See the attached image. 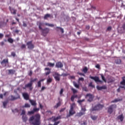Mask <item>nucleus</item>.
Wrapping results in <instances>:
<instances>
[{"label": "nucleus", "mask_w": 125, "mask_h": 125, "mask_svg": "<svg viewBox=\"0 0 125 125\" xmlns=\"http://www.w3.org/2000/svg\"><path fill=\"white\" fill-rule=\"evenodd\" d=\"M37 80H38V79L36 78L34 80H31L30 82L33 83L34 82L37 81Z\"/></svg>", "instance_id": "nucleus-50"}, {"label": "nucleus", "mask_w": 125, "mask_h": 125, "mask_svg": "<svg viewBox=\"0 0 125 125\" xmlns=\"http://www.w3.org/2000/svg\"><path fill=\"white\" fill-rule=\"evenodd\" d=\"M48 18H53V17L52 16H51V15L47 14L44 16L43 18L44 20H47Z\"/></svg>", "instance_id": "nucleus-20"}, {"label": "nucleus", "mask_w": 125, "mask_h": 125, "mask_svg": "<svg viewBox=\"0 0 125 125\" xmlns=\"http://www.w3.org/2000/svg\"><path fill=\"white\" fill-rule=\"evenodd\" d=\"M73 85L77 88L79 89L80 88V85L77 84L75 82H73Z\"/></svg>", "instance_id": "nucleus-29"}, {"label": "nucleus", "mask_w": 125, "mask_h": 125, "mask_svg": "<svg viewBox=\"0 0 125 125\" xmlns=\"http://www.w3.org/2000/svg\"><path fill=\"white\" fill-rule=\"evenodd\" d=\"M66 109V108H63L61 109V110H60V112H63Z\"/></svg>", "instance_id": "nucleus-54"}, {"label": "nucleus", "mask_w": 125, "mask_h": 125, "mask_svg": "<svg viewBox=\"0 0 125 125\" xmlns=\"http://www.w3.org/2000/svg\"><path fill=\"white\" fill-rule=\"evenodd\" d=\"M9 62H8V59H4L1 62V64L3 65V64H6V63H8Z\"/></svg>", "instance_id": "nucleus-23"}, {"label": "nucleus", "mask_w": 125, "mask_h": 125, "mask_svg": "<svg viewBox=\"0 0 125 125\" xmlns=\"http://www.w3.org/2000/svg\"><path fill=\"white\" fill-rule=\"evenodd\" d=\"M118 119H119L121 122H123L124 119L123 114L119 115L117 117Z\"/></svg>", "instance_id": "nucleus-21"}, {"label": "nucleus", "mask_w": 125, "mask_h": 125, "mask_svg": "<svg viewBox=\"0 0 125 125\" xmlns=\"http://www.w3.org/2000/svg\"><path fill=\"white\" fill-rule=\"evenodd\" d=\"M23 26L25 27H27V24L24 22H23Z\"/></svg>", "instance_id": "nucleus-63"}, {"label": "nucleus", "mask_w": 125, "mask_h": 125, "mask_svg": "<svg viewBox=\"0 0 125 125\" xmlns=\"http://www.w3.org/2000/svg\"><path fill=\"white\" fill-rule=\"evenodd\" d=\"M104 107L103 104H98L90 109V111L100 110Z\"/></svg>", "instance_id": "nucleus-3"}, {"label": "nucleus", "mask_w": 125, "mask_h": 125, "mask_svg": "<svg viewBox=\"0 0 125 125\" xmlns=\"http://www.w3.org/2000/svg\"><path fill=\"white\" fill-rule=\"evenodd\" d=\"M11 56H13V57H15L16 56V54L15 52H12L11 53Z\"/></svg>", "instance_id": "nucleus-52"}, {"label": "nucleus", "mask_w": 125, "mask_h": 125, "mask_svg": "<svg viewBox=\"0 0 125 125\" xmlns=\"http://www.w3.org/2000/svg\"><path fill=\"white\" fill-rule=\"evenodd\" d=\"M22 107H30V105L27 103H26L24 106H22Z\"/></svg>", "instance_id": "nucleus-42"}, {"label": "nucleus", "mask_w": 125, "mask_h": 125, "mask_svg": "<svg viewBox=\"0 0 125 125\" xmlns=\"http://www.w3.org/2000/svg\"><path fill=\"white\" fill-rule=\"evenodd\" d=\"M45 70H49V71H47V72H46V73H45V75H46V76H47L48 75H49L50 73V69L49 68H46L45 69Z\"/></svg>", "instance_id": "nucleus-34"}, {"label": "nucleus", "mask_w": 125, "mask_h": 125, "mask_svg": "<svg viewBox=\"0 0 125 125\" xmlns=\"http://www.w3.org/2000/svg\"><path fill=\"white\" fill-rule=\"evenodd\" d=\"M63 65L61 62H58L56 63V67L59 68L63 67Z\"/></svg>", "instance_id": "nucleus-15"}, {"label": "nucleus", "mask_w": 125, "mask_h": 125, "mask_svg": "<svg viewBox=\"0 0 125 125\" xmlns=\"http://www.w3.org/2000/svg\"><path fill=\"white\" fill-rule=\"evenodd\" d=\"M53 79L51 78H49L47 80V83L49 84L50 83H52Z\"/></svg>", "instance_id": "nucleus-30"}, {"label": "nucleus", "mask_w": 125, "mask_h": 125, "mask_svg": "<svg viewBox=\"0 0 125 125\" xmlns=\"http://www.w3.org/2000/svg\"><path fill=\"white\" fill-rule=\"evenodd\" d=\"M64 91V90L63 88L61 89V91H60V95H61V96L62 95V94H63V92Z\"/></svg>", "instance_id": "nucleus-49"}, {"label": "nucleus", "mask_w": 125, "mask_h": 125, "mask_svg": "<svg viewBox=\"0 0 125 125\" xmlns=\"http://www.w3.org/2000/svg\"><path fill=\"white\" fill-rule=\"evenodd\" d=\"M37 25L39 26V29L40 30H42V26L43 25V23L40 22V21H38L37 22Z\"/></svg>", "instance_id": "nucleus-18"}, {"label": "nucleus", "mask_w": 125, "mask_h": 125, "mask_svg": "<svg viewBox=\"0 0 125 125\" xmlns=\"http://www.w3.org/2000/svg\"><path fill=\"white\" fill-rule=\"evenodd\" d=\"M41 119V115L38 113L35 114V115H33L32 116H31L29 119V122L30 124L33 125H40Z\"/></svg>", "instance_id": "nucleus-1"}, {"label": "nucleus", "mask_w": 125, "mask_h": 125, "mask_svg": "<svg viewBox=\"0 0 125 125\" xmlns=\"http://www.w3.org/2000/svg\"><path fill=\"white\" fill-rule=\"evenodd\" d=\"M116 105L115 104H112L110 105L108 108H107V112L111 114L112 112H113V108H116Z\"/></svg>", "instance_id": "nucleus-4"}, {"label": "nucleus", "mask_w": 125, "mask_h": 125, "mask_svg": "<svg viewBox=\"0 0 125 125\" xmlns=\"http://www.w3.org/2000/svg\"><path fill=\"white\" fill-rule=\"evenodd\" d=\"M61 105V102H59V103H58L57 104H56V105H55L54 106V108H58L59 106H60Z\"/></svg>", "instance_id": "nucleus-27"}, {"label": "nucleus", "mask_w": 125, "mask_h": 125, "mask_svg": "<svg viewBox=\"0 0 125 125\" xmlns=\"http://www.w3.org/2000/svg\"><path fill=\"white\" fill-rule=\"evenodd\" d=\"M60 123V121H58V122H55V123H54V125H58V124H59Z\"/></svg>", "instance_id": "nucleus-55"}, {"label": "nucleus", "mask_w": 125, "mask_h": 125, "mask_svg": "<svg viewBox=\"0 0 125 125\" xmlns=\"http://www.w3.org/2000/svg\"><path fill=\"white\" fill-rule=\"evenodd\" d=\"M56 30H57V31H59V30H61V32H62V33H64V30L63 29L60 27H56Z\"/></svg>", "instance_id": "nucleus-25"}, {"label": "nucleus", "mask_w": 125, "mask_h": 125, "mask_svg": "<svg viewBox=\"0 0 125 125\" xmlns=\"http://www.w3.org/2000/svg\"><path fill=\"white\" fill-rule=\"evenodd\" d=\"M4 35L3 34L0 33V39H2V38L3 37Z\"/></svg>", "instance_id": "nucleus-57"}, {"label": "nucleus", "mask_w": 125, "mask_h": 125, "mask_svg": "<svg viewBox=\"0 0 125 125\" xmlns=\"http://www.w3.org/2000/svg\"><path fill=\"white\" fill-rule=\"evenodd\" d=\"M84 80L83 78H79V79H78V81H82L83 82Z\"/></svg>", "instance_id": "nucleus-51"}, {"label": "nucleus", "mask_w": 125, "mask_h": 125, "mask_svg": "<svg viewBox=\"0 0 125 125\" xmlns=\"http://www.w3.org/2000/svg\"><path fill=\"white\" fill-rule=\"evenodd\" d=\"M10 97H11V99H9V101H11L21 98V96L19 94H17V97H15L13 95H11Z\"/></svg>", "instance_id": "nucleus-11"}, {"label": "nucleus", "mask_w": 125, "mask_h": 125, "mask_svg": "<svg viewBox=\"0 0 125 125\" xmlns=\"http://www.w3.org/2000/svg\"><path fill=\"white\" fill-rule=\"evenodd\" d=\"M8 101L3 102V105L4 108H6V106L8 104Z\"/></svg>", "instance_id": "nucleus-40"}, {"label": "nucleus", "mask_w": 125, "mask_h": 125, "mask_svg": "<svg viewBox=\"0 0 125 125\" xmlns=\"http://www.w3.org/2000/svg\"><path fill=\"white\" fill-rule=\"evenodd\" d=\"M53 76H54V78H55L56 81H60V76H61V75L59 74L58 72H54V73H53Z\"/></svg>", "instance_id": "nucleus-5"}, {"label": "nucleus", "mask_w": 125, "mask_h": 125, "mask_svg": "<svg viewBox=\"0 0 125 125\" xmlns=\"http://www.w3.org/2000/svg\"><path fill=\"white\" fill-rule=\"evenodd\" d=\"M83 90H84L85 91H88V89L86 87H83Z\"/></svg>", "instance_id": "nucleus-58"}, {"label": "nucleus", "mask_w": 125, "mask_h": 125, "mask_svg": "<svg viewBox=\"0 0 125 125\" xmlns=\"http://www.w3.org/2000/svg\"><path fill=\"white\" fill-rule=\"evenodd\" d=\"M86 109L85 107H82V108H81V111H82V112H85L86 111Z\"/></svg>", "instance_id": "nucleus-48"}, {"label": "nucleus", "mask_w": 125, "mask_h": 125, "mask_svg": "<svg viewBox=\"0 0 125 125\" xmlns=\"http://www.w3.org/2000/svg\"><path fill=\"white\" fill-rule=\"evenodd\" d=\"M85 114V112H80L76 113V115L75 116L77 117H81L82 116L84 115Z\"/></svg>", "instance_id": "nucleus-19"}, {"label": "nucleus", "mask_w": 125, "mask_h": 125, "mask_svg": "<svg viewBox=\"0 0 125 125\" xmlns=\"http://www.w3.org/2000/svg\"><path fill=\"white\" fill-rule=\"evenodd\" d=\"M122 81L120 82V84L124 86H120L119 88L117 89V92H120L121 91V88H124L125 90V76L122 77Z\"/></svg>", "instance_id": "nucleus-2"}, {"label": "nucleus", "mask_w": 125, "mask_h": 125, "mask_svg": "<svg viewBox=\"0 0 125 125\" xmlns=\"http://www.w3.org/2000/svg\"><path fill=\"white\" fill-rule=\"evenodd\" d=\"M120 101V99H115L114 101H112L111 102V103H116Z\"/></svg>", "instance_id": "nucleus-44"}, {"label": "nucleus", "mask_w": 125, "mask_h": 125, "mask_svg": "<svg viewBox=\"0 0 125 125\" xmlns=\"http://www.w3.org/2000/svg\"><path fill=\"white\" fill-rule=\"evenodd\" d=\"M54 64H55L54 63H52L51 62H48L47 65H48V66H50V67H54Z\"/></svg>", "instance_id": "nucleus-43"}, {"label": "nucleus", "mask_w": 125, "mask_h": 125, "mask_svg": "<svg viewBox=\"0 0 125 125\" xmlns=\"http://www.w3.org/2000/svg\"><path fill=\"white\" fill-rule=\"evenodd\" d=\"M33 83H32L30 82L29 83L25 84V86L23 87V89H25L26 88H29L30 90H32L33 89Z\"/></svg>", "instance_id": "nucleus-7"}, {"label": "nucleus", "mask_w": 125, "mask_h": 125, "mask_svg": "<svg viewBox=\"0 0 125 125\" xmlns=\"http://www.w3.org/2000/svg\"><path fill=\"white\" fill-rule=\"evenodd\" d=\"M68 76L67 74H65V73H62V75H61V76H63V77H66Z\"/></svg>", "instance_id": "nucleus-53"}, {"label": "nucleus", "mask_w": 125, "mask_h": 125, "mask_svg": "<svg viewBox=\"0 0 125 125\" xmlns=\"http://www.w3.org/2000/svg\"><path fill=\"white\" fill-rule=\"evenodd\" d=\"M10 11H11V14L16 15L17 13V10L16 9H14L13 8H11L9 7Z\"/></svg>", "instance_id": "nucleus-17"}, {"label": "nucleus", "mask_w": 125, "mask_h": 125, "mask_svg": "<svg viewBox=\"0 0 125 125\" xmlns=\"http://www.w3.org/2000/svg\"><path fill=\"white\" fill-rule=\"evenodd\" d=\"M95 67L98 68V69H100V65L99 64H97Z\"/></svg>", "instance_id": "nucleus-62"}, {"label": "nucleus", "mask_w": 125, "mask_h": 125, "mask_svg": "<svg viewBox=\"0 0 125 125\" xmlns=\"http://www.w3.org/2000/svg\"><path fill=\"white\" fill-rule=\"evenodd\" d=\"M22 96L25 100H28L29 99V95L27 93H23Z\"/></svg>", "instance_id": "nucleus-16"}, {"label": "nucleus", "mask_w": 125, "mask_h": 125, "mask_svg": "<svg viewBox=\"0 0 125 125\" xmlns=\"http://www.w3.org/2000/svg\"><path fill=\"white\" fill-rule=\"evenodd\" d=\"M88 86H90V87H92V88H94V87H95V85H93L92 82H90V83H89Z\"/></svg>", "instance_id": "nucleus-45"}, {"label": "nucleus", "mask_w": 125, "mask_h": 125, "mask_svg": "<svg viewBox=\"0 0 125 125\" xmlns=\"http://www.w3.org/2000/svg\"><path fill=\"white\" fill-rule=\"evenodd\" d=\"M31 104L33 106H36L37 105L36 102L34 100H30V101Z\"/></svg>", "instance_id": "nucleus-26"}, {"label": "nucleus", "mask_w": 125, "mask_h": 125, "mask_svg": "<svg viewBox=\"0 0 125 125\" xmlns=\"http://www.w3.org/2000/svg\"><path fill=\"white\" fill-rule=\"evenodd\" d=\"M28 46V48L32 49L35 47V46L32 44V41L26 43Z\"/></svg>", "instance_id": "nucleus-12"}, {"label": "nucleus", "mask_w": 125, "mask_h": 125, "mask_svg": "<svg viewBox=\"0 0 125 125\" xmlns=\"http://www.w3.org/2000/svg\"><path fill=\"white\" fill-rule=\"evenodd\" d=\"M90 118L91 119L93 120V121H95L98 118V116H96V115H91L90 116Z\"/></svg>", "instance_id": "nucleus-22"}, {"label": "nucleus", "mask_w": 125, "mask_h": 125, "mask_svg": "<svg viewBox=\"0 0 125 125\" xmlns=\"http://www.w3.org/2000/svg\"><path fill=\"white\" fill-rule=\"evenodd\" d=\"M75 106V104L73 103L72 104H71V105H70V109H72V110H74V107Z\"/></svg>", "instance_id": "nucleus-38"}, {"label": "nucleus", "mask_w": 125, "mask_h": 125, "mask_svg": "<svg viewBox=\"0 0 125 125\" xmlns=\"http://www.w3.org/2000/svg\"><path fill=\"white\" fill-rule=\"evenodd\" d=\"M61 119V116H59L58 117H57L56 118H54V122H56L57 121V120H59V119Z\"/></svg>", "instance_id": "nucleus-35"}, {"label": "nucleus", "mask_w": 125, "mask_h": 125, "mask_svg": "<svg viewBox=\"0 0 125 125\" xmlns=\"http://www.w3.org/2000/svg\"><path fill=\"white\" fill-rule=\"evenodd\" d=\"M8 71H9V73L10 74H14L16 72L15 70H14L13 69L9 70Z\"/></svg>", "instance_id": "nucleus-33"}, {"label": "nucleus", "mask_w": 125, "mask_h": 125, "mask_svg": "<svg viewBox=\"0 0 125 125\" xmlns=\"http://www.w3.org/2000/svg\"><path fill=\"white\" fill-rule=\"evenodd\" d=\"M77 98H78L77 95H73L71 96V98H70V100L72 102H73L74 101L75 99Z\"/></svg>", "instance_id": "nucleus-24"}, {"label": "nucleus", "mask_w": 125, "mask_h": 125, "mask_svg": "<svg viewBox=\"0 0 125 125\" xmlns=\"http://www.w3.org/2000/svg\"><path fill=\"white\" fill-rule=\"evenodd\" d=\"M8 42H9L11 43H12L14 41H13V39L10 38V39H8Z\"/></svg>", "instance_id": "nucleus-47"}, {"label": "nucleus", "mask_w": 125, "mask_h": 125, "mask_svg": "<svg viewBox=\"0 0 125 125\" xmlns=\"http://www.w3.org/2000/svg\"><path fill=\"white\" fill-rule=\"evenodd\" d=\"M39 110H40V108H34L33 110L29 111L28 112V114L29 115H31L34 114L35 113V112H38Z\"/></svg>", "instance_id": "nucleus-9"}, {"label": "nucleus", "mask_w": 125, "mask_h": 125, "mask_svg": "<svg viewBox=\"0 0 125 125\" xmlns=\"http://www.w3.org/2000/svg\"><path fill=\"white\" fill-rule=\"evenodd\" d=\"M45 24L46 26H50V27H52L54 26V25L53 24H49V23H46Z\"/></svg>", "instance_id": "nucleus-41"}, {"label": "nucleus", "mask_w": 125, "mask_h": 125, "mask_svg": "<svg viewBox=\"0 0 125 125\" xmlns=\"http://www.w3.org/2000/svg\"><path fill=\"white\" fill-rule=\"evenodd\" d=\"M88 69L87 68V67H84V68H83V69H82V71H83V72H84V73H86L88 71Z\"/></svg>", "instance_id": "nucleus-31"}, {"label": "nucleus", "mask_w": 125, "mask_h": 125, "mask_svg": "<svg viewBox=\"0 0 125 125\" xmlns=\"http://www.w3.org/2000/svg\"><path fill=\"white\" fill-rule=\"evenodd\" d=\"M85 101V100L84 99H83V100H78V101H77V102L80 104H82V102H83Z\"/></svg>", "instance_id": "nucleus-39"}, {"label": "nucleus", "mask_w": 125, "mask_h": 125, "mask_svg": "<svg viewBox=\"0 0 125 125\" xmlns=\"http://www.w3.org/2000/svg\"><path fill=\"white\" fill-rule=\"evenodd\" d=\"M76 113L74 109H69V114L66 115V117H69Z\"/></svg>", "instance_id": "nucleus-13"}, {"label": "nucleus", "mask_w": 125, "mask_h": 125, "mask_svg": "<svg viewBox=\"0 0 125 125\" xmlns=\"http://www.w3.org/2000/svg\"><path fill=\"white\" fill-rule=\"evenodd\" d=\"M96 88L98 90H101L102 89H107V86L106 85H103L102 86H100L97 85Z\"/></svg>", "instance_id": "nucleus-14"}, {"label": "nucleus", "mask_w": 125, "mask_h": 125, "mask_svg": "<svg viewBox=\"0 0 125 125\" xmlns=\"http://www.w3.org/2000/svg\"><path fill=\"white\" fill-rule=\"evenodd\" d=\"M91 79L94 80L95 82H99L100 83H102L103 81L100 80V79L98 77H92L90 76L89 77Z\"/></svg>", "instance_id": "nucleus-10"}, {"label": "nucleus", "mask_w": 125, "mask_h": 125, "mask_svg": "<svg viewBox=\"0 0 125 125\" xmlns=\"http://www.w3.org/2000/svg\"><path fill=\"white\" fill-rule=\"evenodd\" d=\"M22 120L24 122H26L28 120V117L26 116H22Z\"/></svg>", "instance_id": "nucleus-28"}, {"label": "nucleus", "mask_w": 125, "mask_h": 125, "mask_svg": "<svg viewBox=\"0 0 125 125\" xmlns=\"http://www.w3.org/2000/svg\"><path fill=\"white\" fill-rule=\"evenodd\" d=\"M25 111L24 110H23L22 111L21 115H25Z\"/></svg>", "instance_id": "nucleus-60"}, {"label": "nucleus", "mask_w": 125, "mask_h": 125, "mask_svg": "<svg viewBox=\"0 0 125 125\" xmlns=\"http://www.w3.org/2000/svg\"><path fill=\"white\" fill-rule=\"evenodd\" d=\"M101 78H102V80L105 83H106V80L105 77L104 76V75L103 74H101Z\"/></svg>", "instance_id": "nucleus-37"}, {"label": "nucleus", "mask_w": 125, "mask_h": 125, "mask_svg": "<svg viewBox=\"0 0 125 125\" xmlns=\"http://www.w3.org/2000/svg\"><path fill=\"white\" fill-rule=\"evenodd\" d=\"M41 30H42V35L44 37H45L50 31V29L48 28L42 29Z\"/></svg>", "instance_id": "nucleus-6"}, {"label": "nucleus", "mask_w": 125, "mask_h": 125, "mask_svg": "<svg viewBox=\"0 0 125 125\" xmlns=\"http://www.w3.org/2000/svg\"><path fill=\"white\" fill-rule=\"evenodd\" d=\"M46 88L44 86H42L41 89V91H43Z\"/></svg>", "instance_id": "nucleus-64"}, {"label": "nucleus", "mask_w": 125, "mask_h": 125, "mask_svg": "<svg viewBox=\"0 0 125 125\" xmlns=\"http://www.w3.org/2000/svg\"><path fill=\"white\" fill-rule=\"evenodd\" d=\"M78 74H79V75H80V76H85V75L82 73H78Z\"/></svg>", "instance_id": "nucleus-61"}, {"label": "nucleus", "mask_w": 125, "mask_h": 125, "mask_svg": "<svg viewBox=\"0 0 125 125\" xmlns=\"http://www.w3.org/2000/svg\"><path fill=\"white\" fill-rule=\"evenodd\" d=\"M38 87H41L42 86V83L39 81L38 82Z\"/></svg>", "instance_id": "nucleus-46"}, {"label": "nucleus", "mask_w": 125, "mask_h": 125, "mask_svg": "<svg viewBox=\"0 0 125 125\" xmlns=\"http://www.w3.org/2000/svg\"><path fill=\"white\" fill-rule=\"evenodd\" d=\"M71 91H72V92H73V94H75L78 92V91L73 87H71Z\"/></svg>", "instance_id": "nucleus-36"}, {"label": "nucleus", "mask_w": 125, "mask_h": 125, "mask_svg": "<svg viewBox=\"0 0 125 125\" xmlns=\"http://www.w3.org/2000/svg\"><path fill=\"white\" fill-rule=\"evenodd\" d=\"M121 59H117V60H115V62L116 63V64H120L121 63Z\"/></svg>", "instance_id": "nucleus-32"}, {"label": "nucleus", "mask_w": 125, "mask_h": 125, "mask_svg": "<svg viewBox=\"0 0 125 125\" xmlns=\"http://www.w3.org/2000/svg\"><path fill=\"white\" fill-rule=\"evenodd\" d=\"M111 29H112V27L111 26H109V27H107V31H110V30H111Z\"/></svg>", "instance_id": "nucleus-59"}, {"label": "nucleus", "mask_w": 125, "mask_h": 125, "mask_svg": "<svg viewBox=\"0 0 125 125\" xmlns=\"http://www.w3.org/2000/svg\"><path fill=\"white\" fill-rule=\"evenodd\" d=\"M26 48V45L25 44H22L21 46V49H24Z\"/></svg>", "instance_id": "nucleus-56"}, {"label": "nucleus", "mask_w": 125, "mask_h": 125, "mask_svg": "<svg viewBox=\"0 0 125 125\" xmlns=\"http://www.w3.org/2000/svg\"><path fill=\"white\" fill-rule=\"evenodd\" d=\"M86 98L87 99V101L91 102L93 101L94 96L90 94H87L85 96Z\"/></svg>", "instance_id": "nucleus-8"}]
</instances>
